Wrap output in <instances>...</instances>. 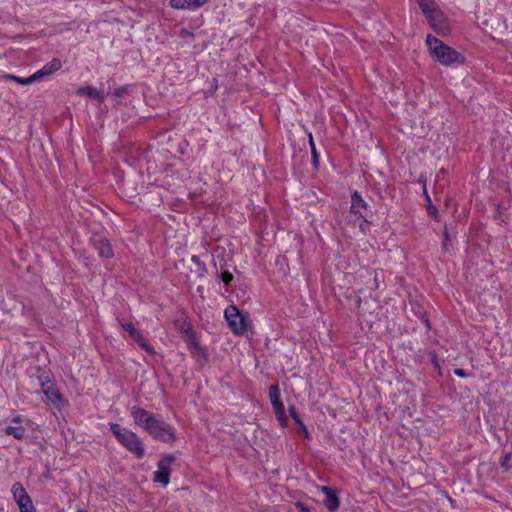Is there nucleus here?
Wrapping results in <instances>:
<instances>
[{"label":"nucleus","instance_id":"f257e3e1","mask_svg":"<svg viewBox=\"0 0 512 512\" xmlns=\"http://www.w3.org/2000/svg\"><path fill=\"white\" fill-rule=\"evenodd\" d=\"M426 44L431 55L444 66L462 64L465 61V58L462 54L450 46L444 44L442 41L432 35L427 36Z\"/></svg>","mask_w":512,"mask_h":512},{"label":"nucleus","instance_id":"f03ea898","mask_svg":"<svg viewBox=\"0 0 512 512\" xmlns=\"http://www.w3.org/2000/svg\"><path fill=\"white\" fill-rule=\"evenodd\" d=\"M110 430L122 446L135 455L137 459H142L145 455V449L140 438L132 431L121 427L117 423H110Z\"/></svg>","mask_w":512,"mask_h":512},{"label":"nucleus","instance_id":"7ed1b4c3","mask_svg":"<svg viewBox=\"0 0 512 512\" xmlns=\"http://www.w3.org/2000/svg\"><path fill=\"white\" fill-rule=\"evenodd\" d=\"M147 432L154 439L165 443H173L176 439L174 428L156 416L150 424Z\"/></svg>","mask_w":512,"mask_h":512},{"label":"nucleus","instance_id":"20e7f679","mask_svg":"<svg viewBox=\"0 0 512 512\" xmlns=\"http://www.w3.org/2000/svg\"><path fill=\"white\" fill-rule=\"evenodd\" d=\"M225 319L228 326L236 335H242L247 329L246 318L240 313L239 309L234 305H229L225 309Z\"/></svg>","mask_w":512,"mask_h":512},{"label":"nucleus","instance_id":"39448f33","mask_svg":"<svg viewBox=\"0 0 512 512\" xmlns=\"http://www.w3.org/2000/svg\"><path fill=\"white\" fill-rule=\"evenodd\" d=\"M367 210V203L359 194L358 191H354L351 195V207L350 215H354V221L358 222L360 229L363 231L364 227L367 226L368 221L364 215V211Z\"/></svg>","mask_w":512,"mask_h":512},{"label":"nucleus","instance_id":"423d86ee","mask_svg":"<svg viewBox=\"0 0 512 512\" xmlns=\"http://www.w3.org/2000/svg\"><path fill=\"white\" fill-rule=\"evenodd\" d=\"M269 398L273 409L275 411V415L280 424L284 427L286 426V416L284 413V405L282 403L280 397V389L277 385H272L269 387Z\"/></svg>","mask_w":512,"mask_h":512},{"label":"nucleus","instance_id":"0eeeda50","mask_svg":"<svg viewBox=\"0 0 512 512\" xmlns=\"http://www.w3.org/2000/svg\"><path fill=\"white\" fill-rule=\"evenodd\" d=\"M175 458L172 455L165 456L157 464V471L154 472L153 480L166 486L170 480V466Z\"/></svg>","mask_w":512,"mask_h":512},{"label":"nucleus","instance_id":"6e6552de","mask_svg":"<svg viewBox=\"0 0 512 512\" xmlns=\"http://www.w3.org/2000/svg\"><path fill=\"white\" fill-rule=\"evenodd\" d=\"M426 19L437 34L445 36L450 32L448 20L440 9L434 11Z\"/></svg>","mask_w":512,"mask_h":512},{"label":"nucleus","instance_id":"1a4fd4ad","mask_svg":"<svg viewBox=\"0 0 512 512\" xmlns=\"http://www.w3.org/2000/svg\"><path fill=\"white\" fill-rule=\"evenodd\" d=\"M131 415L134 419L136 425L142 427L144 430H148L150 424L152 423L155 415L148 412L147 410L139 407H132Z\"/></svg>","mask_w":512,"mask_h":512},{"label":"nucleus","instance_id":"9d476101","mask_svg":"<svg viewBox=\"0 0 512 512\" xmlns=\"http://www.w3.org/2000/svg\"><path fill=\"white\" fill-rule=\"evenodd\" d=\"M92 243L100 257L112 258L114 256L111 244L105 237L95 235L92 238Z\"/></svg>","mask_w":512,"mask_h":512},{"label":"nucleus","instance_id":"9b49d317","mask_svg":"<svg viewBox=\"0 0 512 512\" xmlns=\"http://www.w3.org/2000/svg\"><path fill=\"white\" fill-rule=\"evenodd\" d=\"M62 66V63L59 59L54 58L49 63L44 65L40 70L33 74V78L35 81L41 80L44 77L52 75L54 72L58 71Z\"/></svg>","mask_w":512,"mask_h":512},{"label":"nucleus","instance_id":"f8f14e48","mask_svg":"<svg viewBox=\"0 0 512 512\" xmlns=\"http://www.w3.org/2000/svg\"><path fill=\"white\" fill-rule=\"evenodd\" d=\"M188 349L192 356L196 359L197 362L203 363L207 359V354L205 350L200 346L199 341L196 337L189 336V341L187 342Z\"/></svg>","mask_w":512,"mask_h":512},{"label":"nucleus","instance_id":"ddd939ff","mask_svg":"<svg viewBox=\"0 0 512 512\" xmlns=\"http://www.w3.org/2000/svg\"><path fill=\"white\" fill-rule=\"evenodd\" d=\"M41 389L42 392L46 395L47 399L53 403L54 405H59L61 403V395L57 389L53 387L52 384L47 382H41Z\"/></svg>","mask_w":512,"mask_h":512},{"label":"nucleus","instance_id":"4468645a","mask_svg":"<svg viewBox=\"0 0 512 512\" xmlns=\"http://www.w3.org/2000/svg\"><path fill=\"white\" fill-rule=\"evenodd\" d=\"M322 491L325 494L324 504L330 511H335L339 507V499L334 490L328 486H323Z\"/></svg>","mask_w":512,"mask_h":512},{"label":"nucleus","instance_id":"2eb2a0df","mask_svg":"<svg viewBox=\"0 0 512 512\" xmlns=\"http://www.w3.org/2000/svg\"><path fill=\"white\" fill-rule=\"evenodd\" d=\"M175 325H176L177 329L180 331V333L182 334V337L186 343L189 341L190 335H191V337H196L191 325L189 323H187L185 320L178 319V320H176Z\"/></svg>","mask_w":512,"mask_h":512},{"label":"nucleus","instance_id":"dca6fc26","mask_svg":"<svg viewBox=\"0 0 512 512\" xmlns=\"http://www.w3.org/2000/svg\"><path fill=\"white\" fill-rule=\"evenodd\" d=\"M77 94L78 95H83V94H86L88 97L92 98V99H96V100H99V101H104V94L103 92L97 90L96 88L94 87H91V86H86V87H81L77 90Z\"/></svg>","mask_w":512,"mask_h":512},{"label":"nucleus","instance_id":"f3484780","mask_svg":"<svg viewBox=\"0 0 512 512\" xmlns=\"http://www.w3.org/2000/svg\"><path fill=\"white\" fill-rule=\"evenodd\" d=\"M418 4L426 18L439 9L434 0H418Z\"/></svg>","mask_w":512,"mask_h":512},{"label":"nucleus","instance_id":"a211bd4d","mask_svg":"<svg viewBox=\"0 0 512 512\" xmlns=\"http://www.w3.org/2000/svg\"><path fill=\"white\" fill-rule=\"evenodd\" d=\"M119 324L122 326V328L128 332L129 336L135 340L136 342L138 340H140V338L142 337V334L140 333L139 330H137L134 325L132 324V322L130 321H127L125 319H120L119 320Z\"/></svg>","mask_w":512,"mask_h":512},{"label":"nucleus","instance_id":"6ab92c4d","mask_svg":"<svg viewBox=\"0 0 512 512\" xmlns=\"http://www.w3.org/2000/svg\"><path fill=\"white\" fill-rule=\"evenodd\" d=\"M4 432H5V434L11 435L15 439H18V440L23 439L26 434L25 428L21 425H16V426L8 425L4 428Z\"/></svg>","mask_w":512,"mask_h":512},{"label":"nucleus","instance_id":"aec40b11","mask_svg":"<svg viewBox=\"0 0 512 512\" xmlns=\"http://www.w3.org/2000/svg\"><path fill=\"white\" fill-rule=\"evenodd\" d=\"M170 5L174 9H196V8H199L196 0H171Z\"/></svg>","mask_w":512,"mask_h":512},{"label":"nucleus","instance_id":"412c9836","mask_svg":"<svg viewBox=\"0 0 512 512\" xmlns=\"http://www.w3.org/2000/svg\"><path fill=\"white\" fill-rule=\"evenodd\" d=\"M289 414L293 418V420L296 422V424L299 426L301 433L306 438H309V431H308L306 425L303 423V421L299 417V415L296 411V408L294 406L289 407Z\"/></svg>","mask_w":512,"mask_h":512},{"label":"nucleus","instance_id":"4be33fe9","mask_svg":"<svg viewBox=\"0 0 512 512\" xmlns=\"http://www.w3.org/2000/svg\"><path fill=\"white\" fill-rule=\"evenodd\" d=\"M11 491L15 501L28 495L22 484L19 482L12 485Z\"/></svg>","mask_w":512,"mask_h":512},{"label":"nucleus","instance_id":"5701e85b","mask_svg":"<svg viewBox=\"0 0 512 512\" xmlns=\"http://www.w3.org/2000/svg\"><path fill=\"white\" fill-rule=\"evenodd\" d=\"M4 78L8 79V80H13L21 85H29V84H32L33 82H35L33 75L26 77V78H22V77H18V76L12 75V74H6V75H4Z\"/></svg>","mask_w":512,"mask_h":512},{"label":"nucleus","instance_id":"b1692460","mask_svg":"<svg viewBox=\"0 0 512 512\" xmlns=\"http://www.w3.org/2000/svg\"><path fill=\"white\" fill-rule=\"evenodd\" d=\"M309 145H310L311 153H312V164L315 168H317L318 164H319V155L317 153L315 143L313 141V137H312L311 133L309 134Z\"/></svg>","mask_w":512,"mask_h":512},{"label":"nucleus","instance_id":"393cba45","mask_svg":"<svg viewBox=\"0 0 512 512\" xmlns=\"http://www.w3.org/2000/svg\"><path fill=\"white\" fill-rule=\"evenodd\" d=\"M137 343L149 354L153 355L155 354V350L152 346H150L143 338V336L140 338V340L137 341Z\"/></svg>","mask_w":512,"mask_h":512},{"label":"nucleus","instance_id":"a878e982","mask_svg":"<svg viewBox=\"0 0 512 512\" xmlns=\"http://www.w3.org/2000/svg\"><path fill=\"white\" fill-rule=\"evenodd\" d=\"M510 460H511V454L510 453H505L502 457H501V462H500V465L503 469H505L506 471L510 469Z\"/></svg>","mask_w":512,"mask_h":512},{"label":"nucleus","instance_id":"bb28decb","mask_svg":"<svg viewBox=\"0 0 512 512\" xmlns=\"http://www.w3.org/2000/svg\"><path fill=\"white\" fill-rule=\"evenodd\" d=\"M221 279L226 285H229L233 280V275L228 271H224L221 274Z\"/></svg>","mask_w":512,"mask_h":512},{"label":"nucleus","instance_id":"cd10ccee","mask_svg":"<svg viewBox=\"0 0 512 512\" xmlns=\"http://www.w3.org/2000/svg\"><path fill=\"white\" fill-rule=\"evenodd\" d=\"M20 512H35L33 502L25 503L19 507Z\"/></svg>","mask_w":512,"mask_h":512},{"label":"nucleus","instance_id":"c85d7f7f","mask_svg":"<svg viewBox=\"0 0 512 512\" xmlns=\"http://www.w3.org/2000/svg\"><path fill=\"white\" fill-rule=\"evenodd\" d=\"M127 93L126 87H119L113 91V95L115 98H121Z\"/></svg>","mask_w":512,"mask_h":512},{"label":"nucleus","instance_id":"c756f323","mask_svg":"<svg viewBox=\"0 0 512 512\" xmlns=\"http://www.w3.org/2000/svg\"><path fill=\"white\" fill-rule=\"evenodd\" d=\"M32 502L31 500V497L29 495H26L25 497L23 498H20L19 500H16V503L18 505V507H20L21 505H24L25 503H30Z\"/></svg>","mask_w":512,"mask_h":512},{"label":"nucleus","instance_id":"7c9ffc66","mask_svg":"<svg viewBox=\"0 0 512 512\" xmlns=\"http://www.w3.org/2000/svg\"><path fill=\"white\" fill-rule=\"evenodd\" d=\"M295 506L299 512H311L310 509L302 502H296Z\"/></svg>","mask_w":512,"mask_h":512},{"label":"nucleus","instance_id":"2f4dec72","mask_svg":"<svg viewBox=\"0 0 512 512\" xmlns=\"http://www.w3.org/2000/svg\"><path fill=\"white\" fill-rule=\"evenodd\" d=\"M180 36L183 37V38H193L194 34L191 31H189V30L182 29L180 31Z\"/></svg>","mask_w":512,"mask_h":512},{"label":"nucleus","instance_id":"473e14b6","mask_svg":"<svg viewBox=\"0 0 512 512\" xmlns=\"http://www.w3.org/2000/svg\"><path fill=\"white\" fill-rule=\"evenodd\" d=\"M448 242H449L448 231H447V229H445L444 230V242H443V247H442L444 251L448 250Z\"/></svg>","mask_w":512,"mask_h":512},{"label":"nucleus","instance_id":"72a5a7b5","mask_svg":"<svg viewBox=\"0 0 512 512\" xmlns=\"http://www.w3.org/2000/svg\"><path fill=\"white\" fill-rule=\"evenodd\" d=\"M454 373H455V375H457L459 377H465L466 376L465 370L461 369V368L455 369Z\"/></svg>","mask_w":512,"mask_h":512},{"label":"nucleus","instance_id":"f704fd0d","mask_svg":"<svg viewBox=\"0 0 512 512\" xmlns=\"http://www.w3.org/2000/svg\"><path fill=\"white\" fill-rule=\"evenodd\" d=\"M428 213L430 215L436 217L437 216V209L435 207L431 206V207L428 208Z\"/></svg>","mask_w":512,"mask_h":512},{"label":"nucleus","instance_id":"c9c22d12","mask_svg":"<svg viewBox=\"0 0 512 512\" xmlns=\"http://www.w3.org/2000/svg\"><path fill=\"white\" fill-rule=\"evenodd\" d=\"M208 0H196L198 7L203 6Z\"/></svg>","mask_w":512,"mask_h":512},{"label":"nucleus","instance_id":"e433bc0d","mask_svg":"<svg viewBox=\"0 0 512 512\" xmlns=\"http://www.w3.org/2000/svg\"><path fill=\"white\" fill-rule=\"evenodd\" d=\"M191 260H192L194 263H196V264H199V263H200V259H199V257H198V256H195V255H194V256H192Z\"/></svg>","mask_w":512,"mask_h":512},{"label":"nucleus","instance_id":"4c0bfd02","mask_svg":"<svg viewBox=\"0 0 512 512\" xmlns=\"http://www.w3.org/2000/svg\"><path fill=\"white\" fill-rule=\"evenodd\" d=\"M12 422H13V423H15V424H19V423L21 422V418H20L19 416L14 417V418L12 419Z\"/></svg>","mask_w":512,"mask_h":512},{"label":"nucleus","instance_id":"58836bf2","mask_svg":"<svg viewBox=\"0 0 512 512\" xmlns=\"http://www.w3.org/2000/svg\"><path fill=\"white\" fill-rule=\"evenodd\" d=\"M424 323L426 325V327L429 329L430 328V322L427 318H424Z\"/></svg>","mask_w":512,"mask_h":512},{"label":"nucleus","instance_id":"ea45409f","mask_svg":"<svg viewBox=\"0 0 512 512\" xmlns=\"http://www.w3.org/2000/svg\"><path fill=\"white\" fill-rule=\"evenodd\" d=\"M77 512H86V511H84V510H78Z\"/></svg>","mask_w":512,"mask_h":512}]
</instances>
